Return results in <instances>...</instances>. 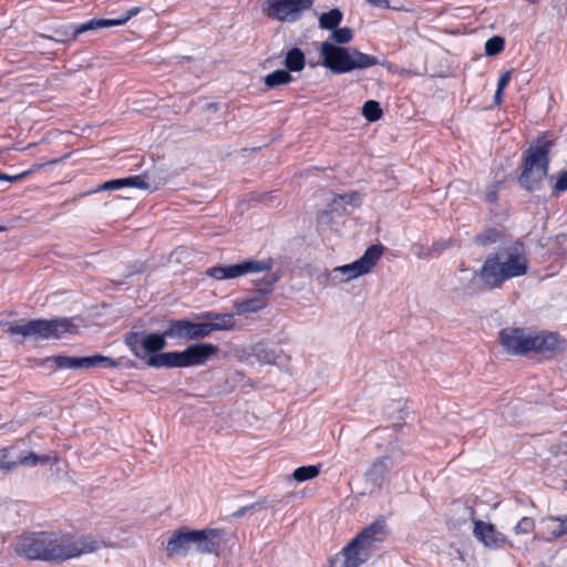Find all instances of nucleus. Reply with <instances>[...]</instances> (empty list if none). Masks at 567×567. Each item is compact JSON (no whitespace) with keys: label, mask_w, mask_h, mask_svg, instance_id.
<instances>
[{"label":"nucleus","mask_w":567,"mask_h":567,"mask_svg":"<svg viewBox=\"0 0 567 567\" xmlns=\"http://www.w3.org/2000/svg\"><path fill=\"white\" fill-rule=\"evenodd\" d=\"M509 81H511V72L506 71L499 76L498 82H497V87L501 90H504L508 85Z\"/></svg>","instance_id":"nucleus-40"},{"label":"nucleus","mask_w":567,"mask_h":567,"mask_svg":"<svg viewBox=\"0 0 567 567\" xmlns=\"http://www.w3.org/2000/svg\"><path fill=\"white\" fill-rule=\"evenodd\" d=\"M140 8H132L123 17L117 19H92L87 24L82 27L80 31H92L101 28L117 27L126 23L132 17L137 14Z\"/></svg>","instance_id":"nucleus-25"},{"label":"nucleus","mask_w":567,"mask_h":567,"mask_svg":"<svg viewBox=\"0 0 567 567\" xmlns=\"http://www.w3.org/2000/svg\"><path fill=\"white\" fill-rule=\"evenodd\" d=\"M97 549L90 537L74 538L61 532H38L21 535L14 551L30 560L64 561Z\"/></svg>","instance_id":"nucleus-1"},{"label":"nucleus","mask_w":567,"mask_h":567,"mask_svg":"<svg viewBox=\"0 0 567 567\" xmlns=\"http://www.w3.org/2000/svg\"><path fill=\"white\" fill-rule=\"evenodd\" d=\"M535 526V522L530 517H523L517 525L515 526V533L519 534H529L533 532Z\"/></svg>","instance_id":"nucleus-38"},{"label":"nucleus","mask_w":567,"mask_h":567,"mask_svg":"<svg viewBox=\"0 0 567 567\" xmlns=\"http://www.w3.org/2000/svg\"><path fill=\"white\" fill-rule=\"evenodd\" d=\"M17 467L19 465L34 467L39 464L44 465L51 462V456L39 455L34 452H22L16 457Z\"/></svg>","instance_id":"nucleus-27"},{"label":"nucleus","mask_w":567,"mask_h":567,"mask_svg":"<svg viewBox=\"0 0 567 567\" xmlns=\"http://www.w3.org/2000/svg\"><path fill=\"white\" fill-rule=\"evenodd\" d=\"M271 266L270 260L246 259L235 265L210 267L206 275L217 280L235 279L248 274L269 271Z\"/></svg>","instance_id":"nucleus-10"},{"label":"nucleus","mask_w":567,"mask_h":567,"mask_svg":"<svg viewBox=\"0 0 567 567\" xmlns=\"http://www.w3.org/2000/svg\"><path fill=\"white\" fill-rule=\"evenodd\" d=\"M445 244H434L433 250H435L437 254L441 252L445 248Z\"/></svg>","instance_id":"nucleus-49"},{"label":"nucleus","mask_w":567,"mask_h":567,"mask_svg":"<svg viewBox=\"0 0 567 567\" xmlns=\"http://www.w3.org/2000/svg\"><path fill=\"white\" fill-rule=\"evenodd\" d=\"M502 346L513 354H526L532 351V334L519 328H505L499 332Z\"/></svg>","instance_id":"nucleus-16"},{"label":"nucleus","mask_w":567,"mask_h":567,"mask_svg":"<svg viewBox=\"0 0 567 567\" xmlns=\"http://www.w3.org/2000/svg\"><path fill=\"white\" fill-rule=\"evenodd\" d=\"M278 279V276L275 274L267 275L262 279V286H260L252 296L234 302L236 312L243 316L257 312L266 308L269 302V295Z\"/></svg>","instance_id":"nucleus-11"},{"label":"nucleus","mask_w":567,"mask_h":567,"mask_svg":"<svg viewBox=\"0 0 567 567\" xmlns=\"http://www.w3.org/2000/svg\"><path fill=\"white\" fill-rule=\"evenodd\" d=\"M8 327V333L11 336L20 334L24 339L32 338L39 339H58L63 333L69 332L72 323L68 318L33 319L22 324L11 322H3Z\"/></svg>","instance_id":"nucleus-7"},{"label":"nucleus","mask_w":567,"mask_h":567,"mask_svg":"<svg viewBox=\"0 0 567 567\" xmlns=\"http://www.w3.org/2000/svg\"><path fill=\"white\" fill-rule=\"evenodd\" d=\"M353 38V32L350 28H336L332 30V33L330 34V39L339 44H346L349 43Z\"/></svg>","instance_id":"nucleus-36"},{"label":"nucleus","mask_w":567,"mask_h":567,"mask_svg":"<svg viewBox=\"0 0 567 567\" xmlns=\"http://www.w3.org/2000/svg\"><path fill=\"white\" fill-rule=\"evenodd\" d=\"M252 507H254V505H251V506H244V507L239 508L237 512L234 513V517H241L243 515H245V513L247 511H249Z\"/></svg>","instance_id":"nucleus-43"},{"label":"nucleus","mask_w":567,"mask_h":567,"mask_svg":"<svg viewBox=\"0 0 567 567\" xmlns=\"http://www.w3.org/2000/svg\"><path fill=\"white\" fill-rule=\"evenodd\" d=\"M200 318L209 320L206 322L208 326L209 334L213 331H228L235 328V316L233 313H219V312H204Z\"/></svg>","instance_id":"nucleus-23"},{"label":"nucleus","mask_w":567,"mask_h":567,"mask_svg":"<svg viewBox=\"0 0 567 567\" xmlns=\"http://www.w3.org/2000/svg\"><path fill=\"white\" fill-rule=\"evenodd\" d=\"M486 199H487V202H489V203H494V202H496V199H497L496 192H489V193H487V194H486Z\"/></svg>","instance_id":"nucleus-47"},{"label":"nucleus","mask_w":567,"mask_h":567,"mask_svg":"<svg viewBox=\"0 0 567 567\" xmlns=\"http://www.w3.org/2000/svg\"><path fill=\"white\" fill-rule=\"evenodd\" d=\"M292 81L290 72L287 70H276L267 74L264 79V83L268 89H274L279 85L288 84Z\"/></svg>","instance_id":"nucleus-30"},{"label":"nucleus","mask_w":567,"mask_h":567,"mask_svg":"<svg viewBox=\"0 0 567 567\" xmlns=\"http://www.w3.org/2000/svg\"><path fill=\"white\" fill-rule=\"evenodd\" d=\"M473 535L488 548H499L506 542L503 534L497 532L493 524L482 520H474Z\"/></svg>","instance_id":"nucleus-17"},{"label":"nucleus","mask_w":567,"mask_h":567,"mask_svg":"<svg viewBox=\"0 0 567 567\" xmlns=\"http://www.w3.org/2000/svg\"><path fill=\"white\" fill-rule=\"evenodd\" d=\"M165 336L171 339L200 340L209 336L206 322H192L186 319H175L167 322Z\"/></svg>","instance_id":"nucleus-15"},{"label":"nucleus","mask_w":567,"mask_h":567,"mask_svg":"<svg viewBox=\"0 0 567 567\" xmlns=\"http://www.w3.org/2000/svg\"><path fill=\"white\" fill-rule=\"evenodd\" d=\"M34 48L38 49V50H44L47 52H52L51 48L50 47H47V45H42L39 43V40H37L34 42Z\"/></svg>","instance_id":"nucleus-46"},{"label":"nucleus","mask_w":567,"mask_h":567,"mask_svg":"<svg viewBox=\"0 0 567 567\" xmlns=\"http://www.w3.org/2000/svg\"><path fill=\"white\" fill-rule=\"evenodd\" d=\"M167 338L168 336H165V330L162 333L130 331L124 336V343L135 358L145 361L148 365L150 358L161 354V351L166 348Z\"/></svg>","instance_id":"nucleus-8"},{"label":"nucleus","mask_w":567,"mask_h":567,"mask_svg":"<svg viewBox=\"0 0 567 567\" xmlns=\"http://www.w3.org/2000/svg\"><path fill=\"white\" fill-rule=\"evenodd\" d=\"M528 271V259L524 245L516 241L514 245L499 248L485 259L477 272L484 288H499L505 281L522 277Z\"/></svg>","instance_id":"nucleus-2"},{"label":"nucleus","mask_w":567,"mask_h":567,"mask_svg":"<svg viewBox=\"0 0 567 567\" xmlns=\"http://www.w3.org/2000/svg\"><path fill=\"white\" fill-rule=\"evenodd\" d=\"M213 343H193L183 351H169L150 358L148 367L161 369L189 368L204 365L218 352Z\"/></svg>","instance_id":"nucleus-5"},{"label":"nucleus","mask_w":567,"mask_h":567,"mask_svg":"<svg viewBox=\"0 0 567 567\" xmlns=\"http://www.w3.org/2000/svg\"><path fill=\"white\" fill-rule=\"evenodd\" d=\"M123 187H136L140 189H147L150 188V185L145 182V176H130L125 178L107 181L99 185L94 190H91L89 194L116 190Z\"/></svg>","instance_id":"nucleus-22"},{"label":"nucleus","mask_w":567,"mask_h":567,"mask_svg":"<svg viewBox=\"0 0 567 567\" xmlns=\"http://www.w3.org/2000/svg\"><path fill=\"white\" fill-rule=\"evenodd\" d=\"M353 197H354V195H349V194L340 196L341 200H343L347 204H350L352 202Z\"/></svg>","instance_id":"nucleus-48"},{"label":"nucleus","mask_w":567,"mask_h":567,"mask_svg":"<svg viewBox=\"0 0 567 567\" xmlns=\"http://www.w3.org/2000/svg\"><path fill=\"white\" fill-rule=\"evenodd\" d=\"M384 534V520H377L365 527L340 553L343 559L341 567H359L365 563L377 549V543L383 540Z\"/></svg>","instance_id":"nucleus-4"},{"label":"nucleus","mask_w":567,"mask_h":567,"mask_svg":"<svg viewBox=\"0 0 567 567\" xmlns=\"http://www.w3.org/2000/svg\"><path fill=\"white\" fill-rule=\"evenodd\" d=\"M503 91L504 90H501L497 87L496 92H495V95H494V100H495V103L496 104H499L502 102V99H503Z\"/></svg>","instance_id":"nucleus-45"},{"label":"nucleus","mask_w":567,"mask_h":567,"mask_svg":"<svg viewBox=\"0 0 567 567\" xmlns=\"http://www.w3.org/2000/svg\"><path fill=\"white\" fill-rule=\"evenodd\" d=\"M48 361H51L56 369H91L95 367H104V368H116L118 367V361L105 357L102 354H94L90 357H69V355H55L49 358Z\"/></svg>","instance_id":"nucleus-13"},{"label":"nucleus","mask_w":567,"mask_h":567,"mask_svg":"<svg viewBox=\"0 0 567 567\" xmlns=\"http://www.w3.org/2000/svg\"><path fill=\"white\" fill-rule=\"evenodd\" d=\"M24 175H25V173H21V174H18V175H12V176L0 173V181L16 182V181H19V179L23 178Z\"/></svg>","instance_id":"nucleus-41"},{"label":"nucleus","mask_w":567,"mask_h":567,"mask_svg":"<svg viewBox=\"0 0 567 567\" xmlns=\"http://www.w3.org/2000/svg\"><path fill=\"white\" fill-rule=\"evenodd\" d=\"M342 17L339 9H331L319 17V27L324 30H333L341 23Z\"/></svg>","instance_id":"nucleus-29"},{"label":"nucleus","mask_w":567,"mask_h":567,"mask_svg":"<svg viewBox=\"0 0 567 567\" xmlns=\"http://www.w3.org/2000/svg\"><path fill=\"white\" fill-rule=\"evenodd\" d=\"M502 240V233L495 228H488L475 237V243L480 246H488Z\"/></svg>","instance_id":"nucleus-32"},{"label":"nucleus","mask_w":567,"mask_h":567,"mask_svg":"<svg viewBox=\"0 0 567 567\" xmlns=\"http://www.w3.org/2000/svg\"><path fill=\"white\" fill-rule=\"evenodd\" d=\"M475 512L472 507L456 503L450 509L447 523L453 528H461L470 522L474 523Z\"/></svg>","instance_id":"nucleus-24"},{"label":"nucleus","mask_w":567,"mask_h":567,"mask_svg":"<svg viewBox=\"0 0 567 567\" xmlns=\"http://www.w3.org/2000/svg\"><path fill=\"white\" fill-rule=\"evenodd\" d=\"M565 341L557 333L548 332L532 336V351L543 354H555L563 351Z\"/></svg>","instance_id":"nucleus-20"},{"label":"nucleus","mask_w":567,"mask_h":567,"mask_svg":"<svg viewBox=\"0 0 567 567\" xmlns=\"http://www.w3.org/2000/svg\"><path fill=\"white\" fill-rule=\"evenodd\" d=\"M320 467L321 465L300 466L293 471L292 477L297 482L316 478L320 474Z\"/></svg>","instance_id":"nucleus-31"},{"label":"nucleus","mask_w":567,"mask_h":567,"mask_svg":"<svg viewBox=\"0 0 567 567\" xmlns=\"http://www.w3.org/2000/svg\"><path fill=\"white\" fill-rule=\"evenodd\" d=\"M393 466L394 462L390 456L377 458L364 473L365 482L381 488Z\"/></svg>","instance_id":"nucleus-18"},{"label":"nucleus","mask_w":567,"mask_h":567,"mask_svg":"<svg viewBox=\"0 0 567 567\" xmlns=\"http://www.w3.org/2000/svg\"><path fill=\"white\" fill-rule=\"evenodd\" d=\"M505 47L504 38L499 35H494L488 39L485 43V54L488 56H494L499 54Z\"/></svg>","instance_id":"nucleus-35"},{"label":"nucleus","mask_w":567,"mask_h":567,"mask_svg":"<svg viewBox=\"0 0 567 567\" xmlns=\"http://www.w3.org/2000/svg\"><path fill=\"white\" fill-rule=\"evenodd\" d=\"M384 247L382 245L370 246L364 254L355 261L349 265L339 266L333 269V272H340L346 276L344 280L358 278L372 270L377 265L378 260L383 254Z\"/></svg>","instance_id":"nucleus-12"},{"label":"nucleus","mask_w":567,"mask_h":567,"mask_svg":"<svg viewBox=\"0 0 567 567\" xmlns=\"http://www.w3.org/2000/svg\"><path fill=\"white\" fill-rule=\"evenodd\" d=\"M362 115L370 122H375L382 116V109L379 102L369 100L363 104Z\"/></svg>","instance_id":"nucleus-33"},{"label":"nucleus","mask_w":567,"mask_h":567,"mask_svg":"<svg viewBox=\"0 0 567 567\" xmlns=\"http://www.w3.org/2000/svg\"><path fill=\"white\" fill-rule=\"evenodd\" d=\"M313 0H266L265 14L280 22H296L310 10Z\"/></svg>","instance_id":"nucleus-9"},{"label":"nucleus","mask_w":567,"mask_h":567,"mask_svg":"<svg viewBox=\"0 0 567 567\" xmlns=\"http://www.w3.org/2000/svg\"><path fill=\"white\" fill-rule=\"evenodd\" d=\"M87 22L79 24V25H72V24H61L51 28L52 34H43L41 33L39 35L40 40L50 41L54 43H70L72 41H75L78 37L85 31H80V29L84 25H86Z\"/></svg>","instance_id":"nucleus-21"},{"label":"nucleus","mask_w":567,"mask_h":567,"mask_svg":"<svg viewBox=\"0 0 567 567\" xmlns=\"http://www.w3.org/2000/svg\"><path fill=\"white\" fill-rule=\"evenodd\" d=\"M12 447L0 449V470L3 472H12L17 468L16 457H11Z\"/></svg>","instance_id":"nucleus-34"},{"label":"nucleus","mask_w":567,"mask_h":567,"mask_svg":"<svg viewBox=\"0 0 567 567\" xmlns=\"http://www.w3.org/2000/svg\"><path fill=\"white\" fill-rule=\"evenodd\" d=\"M43 166H44V164H34V165H32L29 171L24 172L25 173L24 177L28 176L29 174L33 173V172L40 171Z\"/></svg>","instance_id":"nucleus-44"},{"label":"nucleus","mask_w":567,"mask_h":567,"mask_svg":"<svg viewBox=\"0 0 567 567\" xmlns=\"http://www.w3.org/2000/svg\"><path fill=\"white\" fill-rule=\"evenodd\" d=\"M254 351L257 360L265 364H277L281 358L280 351L266 343H258Z\"/></svg>","instance_id":"nucleus-26"},{"label":"nucleus","mask_w":567,"mask_h":567,"mask_svg":"<svg viewBox=\"0 0 567 567\" xmlns=\"http://www.w3.org/2000/svg\"><path fill=\"white\" fill-rule=\"evenodd\" d=\"M551 147V141L542 138L535 146L528 148L524 169L519 176V183L526 189L538 188L539 183L547 176Z\"/></svg>","instance_id":"nucleus-6"},{"label":"nucleus","mask_w":567,"mask_h":567,"mask_svg":"<svg viewBox=\"0 0 567 567\" xmlns=\"http://www.w3.org/2000/svg\"><path fill=\"white\" fill-rule=\"evenodd\" d=\"M194 548L199 554L218 556L227 543V534L223 529H193Z\"/></svg>","instance_id":"nucleus-14"},{"label":"nucleus","mask_w":567,"mask_h":567,"mask_svg":"<svg viewBox=\"0 0 567 567\" xmlns=\"http://www.w3.org/2000/svg\"><path fill=\"white\" fill-rule=\"evenodd\" d=\"M288 72H300L305 68V54L299 48L290 49L285 59Z\"/></svg>","instance_id":"nucleus-28"},{"label":"nucleus","mask_w":567,"mask_h":567,"mask_svg":"<svg viewBox=\"0 0 567 567\" xmlns=\"http://www.w3.org/2000/svg\"><path fill=\"white\" fill-rule=\"evenodd\" d=\"M58 163H60V159H52L49 162V164H58Z\"/></svg>","instance_id":"nucleus-50"},{"label":"nucleus","mask_w":567,"mask_h":567,"mask_svg":"<svg viewBox=\"0 0 567 567\" xmlns=\"http://www.w3.org/2000/svg\"><path fill=\"white\" fill-rule=\"evenodd\" d=\"M547 520L554 524L553 528L548 527L554 537L558 538L567 534V518L549 517Z\"/></svg>","instance_id":"nucleus-37"},{"label":"nucleus","mask_w":567,"mask_h":567,"mask_svg":"<svg viewBox=\"0 0 567 567\" xmlns=\"http://www.w3.org/2000/svg\"><path fill=\"white\" fill-rule=\"evenodd\" d=\"M319 51L322 65L336 74L348 73L357 69L363 70L380 63L373 55L362 53L352 47L337 45L330 41L322 42Z\"/></svg>","instance_id":"nucleus-3"},{"label":"nucleus","mask_w":567,"mask_h":567,"mask_svg":"<svg viewBox=\"0 0 567 567\" xmlns=\"http://www.w3.org/2000/svg\"><path fill=\"white\" fill-rule=\"evenodd\" d=\"M193 529L177 530L167 542L166 554L168 557L185 556L190 548H194Z\"/></svg>","instance_id":"nucleus-19"},{"label":"nucleus","mask_w":567,"mask_h":567,"mask_svg":"<svg viewBox=\"0 0 567 567\" xmlns=\"http://www.w3.org/2000/svg\"><path fill=\"white\" fill-rule=\"evenodd\" d=\"M367 2L373 7H380V8H390V1L389 0H367Z\"/></svg>","instance_id":"nucleus-42"},{"label":"nucleus","mask_w":567,"mask_h":567,"mask_svg":"<svg viewBox=\"0 0 567 567\" xmlns=\"http://www.w3.org/2000/svg\"><path fill=\"white\" fill-rule=\"evenodd\" d=\"M567 190V169L559 174L554 185V193L559 194Z\"/></svg>","instance_id":"nucleus-39"}]
</instances>
